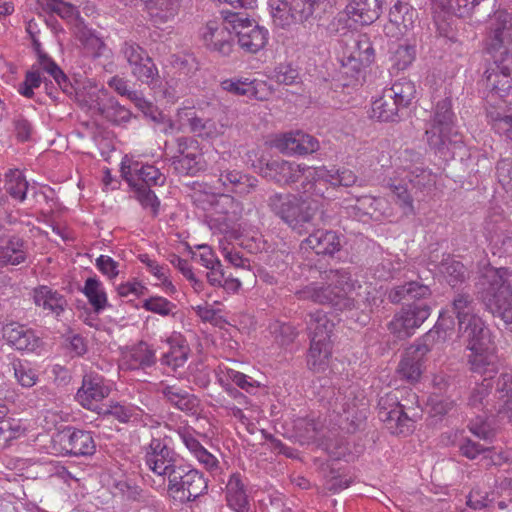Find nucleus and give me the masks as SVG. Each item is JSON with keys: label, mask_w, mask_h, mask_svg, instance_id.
<instances>
[{"label": "nucleus", "mask_w": 512, "mask_h": 512, "mask_svg": "<svg viewBox=\"0 0 512 512\" xmlns=\"http://www.w3.org/2000/svg\"><path fill=\"white\" fill-rule=\"evenodd\" d=\"M325 280V284L311 283L305 286L296 292L297 297L318 304L331 305L338 311H360L362 319L358 317L357 320L366 324L369 319L368 314L372 311V302L376 300L371 297L368 287H363L344 268L325 272Z\"/></svg>", "instance_id": "1"}, {"label": "nucleus", "mask_w": 512, "mask_h": 512, "mask_svg": "<svg viewBox=\"0 0 512 512\" xmlns=\"http://www.w3.org/2000/svg\"><path fill=\"white\" fill-rule=\"evenodd\" d=\"M456 121L452 99L445 97L437 101L425 135L429 147L441 157H453L455 150L463 145L462 135L457 130Z\"/></svg>", "instance_id": "2"}, {"label": "nucleus", "mask_w": 512, "mask_h": 512, "mask_svg": "<svg viewBox=\"0 0 512 512\" xmlns=\"http://www.w3.org/2000/svg\"><path fill=\"white\" fill-rule=\"evenodd\" d=\"M479 297L486 310L501 318L512 330V271L489 268L482 277Z\"/></svg>", "instance_id": "3"}, {"label": "nucleus", "mask_w": 512, "mask_h": 512, "mask_svg": "<svg viewBox=\"0 0 512 512\" xmlns=\"http://www.w3.org/2000/svg\"><path fill=\"white\" fill-rule=\"evenodd\" d=\"M453 326L454 321L450 317L440 314L437 323L424 335L422 342L413 344L406 349L397 367L398 376L410 383L417 382L422 374L424 357L431 351L432 343L439 339H445L446 331L452 329Z\"/></svg>", "instance_id": "4"}, {"label": "nucleus", "mask_w": 512, "mask_h": 512, "mask_svg": "<svg viewBox=\"0 0 512 512\" xmlns=\"http://www.w3.org/2000/svg\"><path fill=\"white\" fill-rule=\"evenodd\" d=\"M416 88L412 81L402 78L391 87L385 88L382 95L373 101L371 118L382 122H394L400 119L404 110L415 98Z\"/></svg>", "instance_id": "5"}, {"label": "nucleus", "mask_w": 512, "mask_h": 512, "mask_svg": "<svg viewBox=\"0 0 512 512\" xmlns=\"http://www.w3.org/2000/svg\"><path fill=\"white\" fill-rule=\"evenodd\" d=\"M396 176L389 178L387 186L396 196L397 203L406 216L414 214L411 191L423 190L434 183L432 173L423 167V164L407 165L396 172Z\"/></svg>", "instance_id": "6"}, {"label": "nucleus", "mask_w": 512, "mask_h": 512, "mask_svg": "<svg viewBox=\"0 0 512 512\" xmlns=\"http://www.w3.org/2000/svg\"><path fill=\"white\" fill-rule=\"evenodd\" d=\"M166 478L170 497L180 504L192 502L208 490V481L203 473L184 460Z\"/></svg>", "instance_id": "7"}, {"label": "nucleus", "mask_w": 512, "mask_h": 512, "mask_svg": "<svg viewBox=\"0 0 512 512\" xmlns=\"http://www.w3.org/2000/svg\"><path fill=\"white\" fill-rule=\"evenodd\" d=\"M268 206L299 234L307 230L315 215L309 203L292 194L274 193L268 199Z\"/></svg>", "instance_id": "8"}, {"label": "nucleus", "mask_w": 512, "mask_h": 512, "mask_svg": "<svg viewBox=\"0 0 512 512\" xmlns=\"http://www.w3.org/2000/svg\"><path fill=\"white\" fill-rule=\"evenodd\" d=\"M492 381L489 378L483 379L481 382L476 383L471 389L467 405L477 414L479 423L470 424V431L478 438L487 440L491 436L490 426L485 422L488 415L501 412V406L491 397Z\"/></svg>", "instance_id": "9"}, {"label": "nucleus", "mask_w": 512, "mask_h": 512, "mask_svg": "<svg viewBox=\"0 0 512 512\" xmlns=\"http://www.w3.org/2000/svg\"><path fill=\"white\" fill-rule=\"evenodd\" d=\"M486 49L491 57L504 55L511 63L512 55V13L501 9L489 21L487 26Z\"/></svg>", "instance_id": "10"}, {"label": "nucleus", "mask_w": 512, "mask_h": 512, "mask_svg": "<svg viewBox=\"0 0 512 512\" xmlns=\"http://www.w3.org/2000/svg\"><path fill=\"white\" fill-rule=\"evenodd\" d=\"M230 27L234 30L238 45L247 53L255 54L262 50L269 39L268 30L241 13H230Z\"/></svg>", "instance_id": "11"}, {"label": "nucleus", "mask_w": 512, "mask_h": 512, "mask_svg": "<svg viewBox=\"0 0 512 512\" xmlns=\"http://www.w3.org/2000/svg\"><path fill=\"white\" fill-rule=\"evenodd\" d=\"M120 53L127 61L131 74L142 83L156 85L159 71L147 51L135 42H125Z\"/></svg>", "instance_id": "12"}, {"label": "nucleus", "mask_w": 512, "mask_h": 512, "mask_svg": "<svg viewBox=\"0 0 512 512\" xmlns=\"http://www.w3.org/2000/svg\"><path fill=\"white\" fill-rule=\"evenodd\" d=\"M435 5L458 17H474L478 22L490 20L501 10V0H438Z\"/></svg>", "instance_id": "13"}, {"label": "nucleus", "mask_w": 512, "mask_h": 512, "mask_svg": "<svg viewBox=\"0 0 512 512\" xmlns=\"http://www.w3.org/2000/svg\"><path fill=\"white\" fill-rule=\"evenodd\" d=\"M184 459L165 440L152 438L144 447V461L154 474L166 478Z\"/></svg>", "instance_id": "14"}, {"label": "nucleus", "mask_w": 512, "mask_h": 512, "mask_svg": "<svg viewBox=\"0 0 512 512\" xmlns=\"http://www.w3.org/2000/svg\"><path fill=\"white\" fill-rule=\"evenodd\" d=\"M484 235L493 255L512 256V222L501 214L489 215L485 220Z\"/></svg>", "instance_id": "15"}, {"label": "nucleus", "mask_w": 512, "mask_h": 512, "mask_svg": "<svg viewBox=\"0 0 512 512\" xmlns=\"http://www.w3.org/2000/svg\"><path fill=\"white\" fill-rule=\"evenodd\" d=\"M431 307L426 303H413L403 307L388 323V330L399 339L410 337L430 316Z\"/></svg>", "instance_id": "16"}, {"label": "nucleus", "mask_w": 512, "mask_h": 512, "mask_svg": "<svg viewBox=\"0 0 512 512\" xmlns=\"http://www.w3.org/2000/svg\"><path fill=\"white\" fill-rule=\"evenodd\" d=\"M431 307L426 303H413L403 307L388 323V330L399 339L410 337L430 316Z\"/></svg>", "instance_id": "17"}, {"label": "nucleus", "mask_w": 512, "mask_h": 512, "mask_svg": "<svg viewBox=\"0 0 512 512\" xmlns=\"http://www.w3.org/2000/svg\"><path fill=\"white\" fill-rule=\"evenodd\" d=\"M89 109L97 112L113 125H124L132 118V112L121 105L107 90L101 89L88 94Z\"/></svg>", "instance_id": "18"}, {"label": "nucleus", "mask_w": 512, "mask_h": 512, "mask_svg": "<svg viewBox=\"0 0 512 512\" xmlns=\"http://www.w3.org/2000/svg\"><path fill=\"white\" fill-rule=\"evenodd\" d=\"M331 171L326 167H308L299 190L310 197L333 200L338 197V190L332 179Z\"/></svg>", "instance_id": "19"}, {"label": "nucleus", "mask_w": 512, "mask_h": 512, "mask_svg": "<svg viewBox=\"0 0 512 512\" xmlns=\"http://www.w3.org/2000/svg\"><path fill=\"white\" fill-rule=\"evenodd\" d=\"M121 174L132 188L162 186L166 177L153 165L145 164L127 156L121 162Z\"/></svg>", "instance_id": "20"}, {"label": "nucleus", "mask_w": 512, "mask_h": 512, "mask_svg": "<svg viewBox=\"0 0 512 512\" xmlns=\"http://www.w3.org/2000/svg\"><path fill=\"white\" fill-rule=\"evenodd\" d=\"M231 12H222L223 21H209L203 29L202 38L208 49L218 52L222 56H228L232 52V35L234 30L230 27Z\"/></svg>", "instance_id": "21"}, {"label": "nucleus", "mask_w": 512, "mask_h": 512, "mask_svg": "<svg viewBox=\"0 0 512 512\" xmlns=\"http://www.w3.org/2000/svg\"><path fill=\"white\" fill-rule=\"evenodd\" d=\"M61 449L65 455L91 457L96 452L92 432L66 427L58 434Z\"/></svg>", "instance_id": "22"}, {"label": "nucleus", "mask_w": 512, "mask_h": 512, "mask_svg": "<svg viewBox=\"0 0 512 512\" xmlns=\"http://www.w3.org/2000/svg\"><path fill=\"white\" fill-rule=\"evenodd\" d=\"M318 8L315 0H290L274 16L273 24L281 29H288L296 24L305 25L314 18Z\"/></svg>", "instance_id": "23"}, {"label": "nucleus", "mask_w": 512, "mask_h": 512, "mask_svg": "<svg viewBox=\"0 0 512 512\" xmlns=\"http://www.w3.org/2000/svg\"><path fill=\"white\" fill-rule=\"evenodd\" d=\"M110 388L103 376L97 373L85 374L82 385L76 393V399L80 405L88 410H99L98 402L108 397Z\"/></svg>", "instance_id": "24"}, {"label": "nucleus", "mask_w": 512, "mask_h": 512, "mask_svg": "<svg viewBox=\"0 0 512 512\" xmlns=\"http://www.w3.org/2000/svg\"><path fill=\"white\" fill-rule=\"evenodd\" d=\"M494 67H490L485 72L486 87L493 95L504 98L512 90V55L511 63L506 62L504 55L491 57Z\"/></svg>", "instance_id": "25"}, {"label": "nucleus", "mask_w": 512, "mask_h": 512, "mask_svg": "<svg viewBox=\"0 0 512 512\" xmlns=\"http://www.w3.org/2000/svg\"><path fill=\"white\" fill-rule=\"evenodd\" d=\"M308 167L292 161L274 159L266 163L262 172L264 177L280 185H291L304 180Z\"/></svg>", "instance_id": "26"}, {"label": "nucleus", "mask_w": 512, "mask_h": 512, "mask_svg": "<svg viewBox=\"0 0 512 512\" xmlns=\"http://www.w3.org/2000/svg\"><path fill=\"white\" fill-rule=\"evenodd\" d=\"M275 147L283 154L304 156L316 152L319 141L303 131H291L282 134L275 140Z\"/></svg>", "instance_id": "27"}, {"label": "nucleus", "mask_w": 512, "mask_h": 512, "mask_svg": "<svg viewBox=\"0 0 512 512\" xmlns=\"http://www.w3.org/2000/svg\"><path fill=\"white\" fill-rule=\"evenodd\" d=\"M225 162L224 157L217 162V176L218 181L227 190L239 195H246L256 188L258 180L255 177L231 170Z\"/></svg>", "instance_id": "28"}, {"label": "nucleus", "mask_w": 512, "mask_h": 512, "mask_svg": "<svg viewBox=\"0 0 512 512\" xmlns=\"http://www.w3.org/2000/svg\"><path fill=\"white\" fill-rule=\"evenodd\" d=\"M467 364L473 374H477L483 379L489 378L492 381L499 372V358L496 354L493 344L470 351L467 355Z\"/></svg>", "instance_id": "29"}, {"label": "nucleus", "mask_w": 512, "mask_h": 512, "mask_svg": "<svg viewBox=\"0 0 512 512\" xmlns=\"http://www.w3.org/2000/svg\"><path fill=\"white\" fill-rule=\"evenodd\" d=\"M303 251H313L317 255L332 256L341 249V240L335 231L318 229L309 234L300 245Z\"/></svg>", "instance_id": "30"}, {"label": "nucleus", "mask_w": 512, "mask_h": 512, "mask_svg": "<svg viewBox=\"0 0 512 512\" xmlns=\"http://www.w3.org/2000/svg\"><path fill=\"white\" fill-rule=\"evenodd\" d=\"M458 329L468 351L483 349V347L493 344L490 329L481 317H472L469 322L462 321Z\"/></svg>", "instance_id": "31"}, {"label": "nucleus", "mask_w": 512, "mask_h": 512, "mask_svg": "<svg viewBox=\"0 0 512 512\" xmlns=\"http://www.w3.org/2000/svg\"><path fill=\"white\" fill-rule=\"evenodd\" d=\"M2 335L10 346L20 351H34L41 344V339L32 329L17 322L4 325Z\"/></svg>", "instance_id": "32"}, {"label": "nucleus", "mask_w": 512, "mask_h": 512, "mask_svg": "<svg viewBox=\"0 0 512 512\" xmlns=\"http://www.w3.org/2000/svg\"><path fill=\"white\" fill-rule=\"evenodd\" d=\"M403 394H399V411L402 412L398 422V436H408L415 429V423L421 417V410L418 406V396L411 390L403 389Z\"/></svg>", "instance_id": "33"}, {"label": "nucleus", "mask_w": 512, "mask_h": 512, "mask_svg": "<svg viewBox=\"0 0 512 512\" xmlns=\"http://www.w3.org/2000/svg\"><path fill=\"white\" fill-rule=\"evenodd\" d=\"M157 392L163 400L174 408L186 412L195 413L199 406V399L176 384L160 382Z\"/></svg>", "instance_id": "34"}, {"label": "nucleus", "mask_w": 512, "mask_h": 512, "mask_svg": "<svg viewBox=\"0 0 512 512\" xmlns=\"http://www.w3.org/2000/svg\"><path fill=\"white\" fill-rule=\"evenodd\" d=\"M399 394H403V391L396 389L381 396L377 406L379 419L385 424L390 433L394 435H398V422L399 417L402 415V412L398 409L400 403Z\"/></svg>", "instance_id": "35"}, {"label": "nucleus", "mask_w": 512, "mask_h": 512, "mask_svg": "<svg viewBox=\"0 0 512 512\" xmlns=\"http://www.w3.org/2000/svg\"><path fill=\"white\" fill-rule=\"evenodd\" d=\"M33 300L36 306L47 310L57 319L65 312L68 306L67 299L63 294L46 285L34 288Z\"/></svg>", "instance_id": "36"}, {"label": "nucleus", "mask_w": 512, "mask_h": 512, "mask_svg": "<svg viewBox=\"0 0 512 512\" xmlns=\"http://www.w3.org/2000/svg\"><path fill=\"white\" fill-rule=\"evenodd\" d=\"M33 69L38 70V73L42 77H46L45 74L50 76L59 89L66 95L74 94V87L66 74L58 66V64L43 51H39V59L32 65Z\"/></svg>", "instance_id": "37"}, {"label": "nucleus", "mask_w": 512, "mask_h": 512, "mask_svg": "<svg viewBox=\"0 0 512 512\" xmlns=\"http://www.w3.org/2000/svg\"><path fill=\"white\" fill-rule=\"evenodd\" d=\"M346 13L361 25H369L377 20L381 13L380 0H347Z\"/></svg>", "instance_id": "38"}, {"label": "nucleus", "mask_w": 512, "mask_h": 512, "mask_svg": "<svg viewBox=\"0 0 512 512\" xmlns=\"http://www.w3.org/2000/svg\"><path fill=\"white\" fill-rule=\"evenodd\" d=\"M128 370H144L156 363V351L145 341L133 345L123 357Z\"/></svg>", "instance_id": "39"}, {"label": "nucleus", "mask_w": 512, "mask_h": 512, "mask_svg": "<svg viewBox=\"0 0 512 512\" xmlns=\"http://www.w3.org/2000/svg\"><path fill=\"white\" fill-rule=\"evenodd\" d=\"M27 256V242L19 236H11L0 246V268L20 265Z\"/></svg>", "instance_id": "40"}, {"label": "nucleus", "mask_w": 512, "mask_h": 512, "mask_svg": "<svg viewBox=\"0 0 512 512\" xmlns=\"http://www.w3.org/2000/svg\"><path fill=\"white\" fill-rule=\"evenodd\" d=\"M226 500L235 512H250V505L245 484L238 473L230 476L226 485Z\"/></svg>", "instance_id": "41"}, {"label": "nucleus", "mask_w": 512, "mask_h": 512, "mask_svg": "<svg viewBox=\"0 0 512 512\" xmlns=\"http://www.w3.org/2000/svg\"><path fill=\"white\" fill-rule=\"evenodd\" d=\"M307 329L310 340L331 343V336L334 329V323L322 310L310 312L306 318Z\"/></svg>", "instance_id": "42"}, {"label": "nucleus", "mask_w": 512, "mask_h": 512, "mask_svg": "<svg viewBox=\"0 0 512 512\" xmlns=\"http://www.w3.org/2000/svg\"><path fill=\"white\" fill-rule=\"evenodd\" d=\"M190 131L201 138L212 139L224 133V125L209 118H202L194 111L184 110Z\"/></svg>", "instance_id": "43"}, {"label": "nucleus", "mask_w": 512, "mask_h": 512, "mask_svg": "<svg viewBox=\"0 0 512 512\" xmlns=\"http://www.w3.org/2000/svg\"><path fill=\"white\" fill-rule=\"evenodd\" d=\"M155 25L165 24L178 14L179 0H143Z\"/></svg>", "instance_id": "44"}, {"label": "nucleus", "mask_w": 512, "mask_h": 512, "mask_svg": "<svg viewBox=\"0 0 512 512\" xmlns=\"http://www.w3.org/2000/svg\"><path fill=\"white\" fill-rule=\"evenodd\" d=\"M430 295L431 289L428 285L422 284L418 281H410L391 289L388 298L392 303H399L404 300L426 299Z\"/></svg>", "instance_id": "45"}, {"label": "nucleus", "mask_w": 512, "mask_h": 512, "mask_svg": "<svg viewBox=\"0 0 512 512\" xmlns=\"http://www.w3.org/2000/svg\"><path fill=\"white\" fill-rule=\"evenodd\" d=\"M80 291L86 296L95 313L99 314L110 306L104 285L98 278H87Z\"/></svg>", "instance_id": "46"}, {"label": "nucleus", "mask_w": 512, "mask_h": 512, "mask_svg": "<svg viewBox=\"0 0 512 512\" xmlns=\"http://www.w3.org/2000/svg\"><path fill=\"white\" fill-rule=\"evenodd\" d=\"M332 353V344L310 340V348L307 354L308 368L313 372H324L329 365Z\"/></svg>", "instance_id": "47"}, {"label": "nucleus", "mask_w": 512, "mask_h": 512, "mask_svg": "<svg viewBox=\"0 0 512 512\" xmlns=\"http://www.w3.org/2000/svg\"><path fill=\"white\" fill-rule=\"evenodd\" d=\"M97 413L104 417L111 416L121 423H128L132 420H140L143 411L130 403L111 402L106 408L100 407Z\"/></svg>", "instance_id": "48"}, {"label": "nucleus", "mask_w": 512, "mask_h": 512, "mask_svg": "<svg viewBox=\"0 0 512 512\" xmlns=\"http://www.w3.org/2000/svg\"><path fill=\"white\" fill-rule=\"evenodd\" d=\"M439 271L451 287L461 285L469 278L464 264L450 256L441 261Z\"/></svg>", "instance_id": "49"}, {"label": "nucleus", "mask_w": 512, "mask_h": 512, "mask_svg": "<svg viewBox=\"0 0 512 512\" xmlns=\"http://www.w3.org/2000/svg\"><path fill=\"white\" fill-rule=\"evenodd\" d=\"M171 165L177 174L194 176L203 169V156L198 151L184 156H172Z\"/></svg>", "instance_id": "50"}, {"label": "nucleus", "mask_w": 512, "mask_h": 512, "mask_svg": "<svg viewBox=\"0 0 512 512\" xmlns=\"http://www.w3.org/2000/svg\"><path fill=\"white\" fill-rule=\"evenodd\" d=\"M452 312L458 320V327L461 322H469L472 317H479L476 313L474 298L468 293H458L452 301Z\"/></svg>", "instance_id": "51"}, {"label": "nucleus", "mask_w": 512, "mask_h": 512, "mask_svg": "<svg viewBox=\"0 0 512 512\" xmlns=\"http://www.w3.org/2000/svg\"><path fill=\"white\" fill-rule=\"evenodd\" d=\"M5 190L15 200L26 199L29 184L19 170H9L5 175Z\"/></svg>", "instance_id": "52"}, {"label": "nucleus", "mask_w": 512, "mask_h": 512, "mask_svg": "<svg viewBox=\"0 0 512 512\" xmlns=\"http://www.w3.org/2000/svg\"><path fill=\"white\" fill-rule=\"evenodd\" d=\"M11 367L16 381L22 387L31 388L37 383L38 373L29 362L15 359L11 362Z\"/></svg>", "instance_id": "53"}, {"label": "nucleus", "mask_w": 512, "mask_h": 512, "mask_svg": "<svg viewBox=\"0 0 512 512\" xmlns=\"http://www.w3.org/2000/svg\"><path fill=\"white\" fill-rule=\"evenodd\" d=\"M386 203L382 198H375L372 196H361L356 199V204L348 207L351 212L350 214L361 220L363 216L373 215L376 211L380 210L381 207Z\"/></svg>", "instance_id": "54"}, {"label": "nucleus", "mask_w": 512, "mask_h": 512, "mask_svg": "<svg viewBox=\"0 0 512 512\" xmlns=\"http://www.w3.org/2000/svg\"><path fill=\"white\" fill-rule=\"evenodd\" d=\"M294 430L303 440L309 442L316 440L323 425L319 420L310 417H298L294 420Z\"/></svg>", "instance_id": "55"}, {"label": "nucleus", "mask_w": 512, "mask_h": 512, "mask_svg": "<svg viewBox=\"0 0 512 512\" xmlns=\"http://www.w3.org/2000/svg\"><path fill=\"white\" fill-rule=\"evenodd\" d=\"M414 14L415 11L408 3L397 1L390 8L389 19L393 24L403 26L405 29H408L413 25Z\"/></svg>", "instance_id": "56"}, {"label": "nucleus", "mask_w": 512, "mask_h": 512, "mask_svg": "<svg viewBox=\"0 0 512 512\" xmlns=\"http://www.w3.org/2000/svg\"><path fill=\"white\" fill-rule=\"evenodd\" d=\"M415 56L416 49L414 45L407 43L398 44L397 47L392 51V66L398 71L405 70L412 64Z\"/></svg>", "instance_id": "57"}, {"label": "nucleus", "mask_w": 512, "mask_h": 512, "mask_svg": "<svg viewBox=\"0 0 512 512\" xmlns=\"http://www.w3.org/2000/svg\"><path fill=\"white\" fill-rule=\"evenodd\" d=\"M492 129L506 139L512 141V111L510 113H501L493 110L487 114Z\"/></svg>", "instance_id": "58"}, {"label": "nucleus", "mask_w": 512, "mask_h": 512, "mask_svg": "<svg viewBox=\"0 0 512 512\" xmlns=\"http://www.w3.org/2000/svg\"><path fill=\"white\" fill-rule=\"evenodd\" d=\"M223 90L230 92L238 96H246L248 98H254L257 94V89L253 81H249L247 78L242 79H226L221 82Z\"/></svg>", "instance_id": "59"}, {"label": "nucleus", "mask_w": 512, "mask_h": 512, "mask_svg": "<svg viewBox=\"0 0 512 512\" xmlns=\"http://www.w3.org/2000/svg\"><path fill=\"white\" fill-rule=\"evenodd\" d=\"M45 7L67 22H75L79 17L77 8L62 0H45Z\"/></svg>", "instance_id": "60"}, {"label": "nucleus", "mask_w": 512, "mask_h": 512, "mask_svg": "<svg viewBox=\"0 0 512 512\" xmlns=\"http://www.w3.org/2000/svg\"><path fill=\"white\" fill-rule=\"evenodd\" d=\"M45 77L38 70L31 68L25 73L24 81L18 85L17 91L26 98L34 97V89L39 88Z\"/></svg>", "instance_id": "61"}, {"label": "nucleus", "mask_w": 512, "mask_h": 512, "mask_svg": "<svg viewBox=\"0 0 512 512\" xmlns=\"http://www.w3.org/2000/svg\"><path fill=\"white\" fill-rule=\"evenodd\" d=\"M374 59L373 46L366 36H362L356 42V49L353 52L350 61H358L361 66H369Z\"/></svg>", "instance_id": "62"}, {"label": "nucleus", "mask_w": 512, "mask_h": 512, "mask_svg": "<svg viewBox=\"0 0 512 512\" xmlns=\"http://www.w3.org/2000/svg\"><path fill=\"white\" fill-rule=\"evenodd\" d=\"M497 405L506 404L507 401L512 399V375L509 373H501L496 381V388L494 393Z\"/></svg>", "instance_id": "63"}, {"label": "nucleus", "mask_w": 512, "mask_h": 512, "mask_svg": "<svg viewBox=\"0 0 512 512\" xmlns=\"http://www.w3.org/2000/svg\"><path fill=\"white\" fill-rule=\"evenodd\" d=\"M142 307L146 311H150L161 316H168L172 313L176 307L175 304L170 302L164 297L153 296L143 301Z\"/></svg>", "instance_id": "64"}]
</instances>
